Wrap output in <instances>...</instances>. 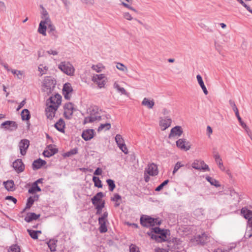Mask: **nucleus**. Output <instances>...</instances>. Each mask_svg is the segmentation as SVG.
I'll return each instance as SVG.
<instances>
[{"label":"nucleus","mask_w":252,"mask_h":252,"mask_svg":"<svg viewBox=\"0 0 252 252\" xmlns=\"http://www.w3.org/2000/svg\"><path fill=\"white\" fill-rule=\"evenodd\" d=\"M214 157L220 169L221 170H224V167L223 165L222 161L220 155L218 153H216L214 155Z\"/></svg>","instance_id":"nucleus-32"},{"label":"nucleus","mask_w":252,"mask_h":252,"mask_svg":"<svg viewBox=\"0 0 252 252\" xmlns=\"http://www.w3.org/2000/svg\"><path fill=\"white\" fill-rule=\"evenodd\" d=\"M111 200L112 201L115 202V207H118L119 206V205L120 204V202L121 200V197L118 194L115 193L114 194L113 196L111 198Z\"/></svg>","instance_id":"nucleus-40"},{"label":"nucleus","mask_w":252,"mask_h":252,"mask_svg":"<svg viewBox=\"0 0 252 252\" xmlns=\"http://www.w3.org/2000/svg\"><path fill=\"white\" fill-rule=\"evenodd\" d=\"M40 217V215H36L34 213H30L27 214L26 217L25 218V220L27 222H30L33 220H36L38 219Z\"/></svg>","instance_id":"nucleus-29"},{"label":"nucleus","mask_w":252,"mask_h":252,"mask_svg":"<svg viewBox=\"0 0 252 252\" xmlns=\"http://www.w3.org/2000/svg\"><path fill=\"white\" fill-rule=\"evenodd\" d=\"M77 152V150L76 149H73L71 150L70 151L65 154V156L69 157L72 155L76 154Z\"/></svg>","instance_id":"nucleus-59"},{"label":"nucleus","mask_w":252,"mask_h":252,"mask_svg":"<svg viewBox=\"0 0 252 252\" xmlns=\"http://www.w3.org/2000/svg\"><path fill=\"white\" fill-rule=\"evenodd\" d=\"M129 252H140L139 249L135 245H131L129 246Z\"/></svg>","instance_id":"nucleus-52"},{"label":"nucleus","mask_w":252,"mask_h":252,"mask_svg":"<svg viewBox=\"0 0 252 252\" xmlns=\"http://www.w3.org/2000/svg\"><path fill=\"white\" fill-rule=\"evenodd\" d=\"M116 67L118 69L124 72L127 73L128 72L127 67L122 63H117L116 64Z\"/></svg>","instance_id":"nucleus-41"},{"label":"nucleus","mask_w":252,"mask_h":252,"mask_svg":"<svg viewBox=\"0 0 252 252\" xmlns=\"http://www.w3.org/2000/svg\"><path fill=\"white\" fill-rule=\"evenodd\" d=\"M114 88L117 90V91L122 94L127 95V93L126 90L123 88L121 87L118 81H115L113 84Z\"/></svg>","instance_id":"nucleus-30"},{"label":"nucleus","mask_w":252,"mask_h":252,"mask_svg":"<svg viewBox=\"0 0 252 252\" xmlns=\"http://www.w3.org/2000/svg\"><path fill=\"white\" fill-rule=\"evenodd\" d=\"M6 10V6L2 1H0V11H4Z\"/></svg>","instance_id":"nucleus-62"},{"label":"nucleus","mask_w":252,"mask_h":252,"mask_svg":"<svg viewBox=\"0 0 252 252\" xmlns=\"http://www.w3.org/2000/svg\"><path fill=\"white\" fill-rule=\"evenodd\" d=\"M115 141L119 148L126 154L128 153V149L125 144V141L120 134H117Z\"/></svg>","instance_id":"nucleus-11"},{"label":"nucleus","mask_w":252,"mask_h":252,"mask_svg":"<svg viewBox=\"0 0 252 252\" xmlns=\"http://www.w3.org/2000/svg\"><path fill=\"white\" fill-rule=\"evenodd\" d=\"M63 108L64 117L67 119H70L74 110L73 104L70 102L66 103Z\"/></svg>","instance_id":"nucleus-13"},{"label":"nucleus","mask_w":252,"mask_h":252,"mask_svg":"<svg viewBox=\"0 0 252 252\" xmlns=\"http://www.w3.org/2000/svg\"><path fill=\"white\" fill-rule=\"evenodd\" d=\"M155 252H169L168 250L160 248H156L154 250Z\"/></svg>","instance_id":"nucleus-58"},{"label":"nucleus","mask_w":252,"mask_h":252,"mask_svg":"<svg viewBox=\"0 0 252 252\" xmlns=\"http://www.w3.org/2000/svg\"><path fill=\"white\" fill-rule=\"evenodd\" d=\"M11 72L19 79H21L25 76V72L22 70L12 69Z\"/></svg>","instance_id":"nucleus-35"},{"label":"nucleus","mask_w":252,"mask_h":252,"mask_svg":"<svg viewBox=\"0 0 252 252\" xmlns=\"http://www.w3.org/2000/svg\"><path fill=\"white\" fill-rule=\"evenodd\" d=\"M107 221L104 220L102 219H98V223L99 224V230L101 233H105L107 231V228L106 223Z\"/></svg>","instance_id":"nucleus-27"},{"label":"nucleus","mask_w":252,"mask_h":252,"mask_svg":"<svg viewBox=\"0 0 252 252\" xmlns=\"http://www.w3.org/2000/svg\"><path fill=\"white\" fill-rule=\"evenodd\" d=\"M206 179L212 185H214L216 187H220V185L219 182L217 181L216 179L212 178V177L207 176L206 178Z\"/></svg>","instance_id":"nucleus-44"},{"label":"nucleus","mask_w":252,"mask_h":252,"mask_svg":"<svg viewBox=\"0 0 252 252\" xmlns=\"http://www.w3.org/2000/svg\"><path fill=\"white\" fill-rule=\"evenodd\" d=\"M55 127L60 131L63 132L65 128V123L63 120L60 119L58 122L55 124Z\"/></svg>","instance_id":"nucleus-28"},{"label":"nucleus","mask_w":252,"mask_h":252,"mask_svg":"<svg viewBox=\"0 0 252 252\" xmlns=\"http://www.w3.org/2000/svg\"><path fill=\"white\" fill-rule=\"evenodd\" d=\"M183 133V129L180 126H176L173 127L170 131L169 135V138L179 137L182 135Z\"/></svg>","instance_id":"nucleus-17"},{"label":"nucleus","mask_w":252,"mask_h":252,"mask_svg":"<svg viewBox=\"0 0 252 252\" xmlns=\"http://www.w3.org/2000/svg\"><path fill=\"white\" fill-rule=\"evenodd\" d=\"M167 232L166 230L160 229L158 227L152 229L150 233H148L152 239L157 241H165L166 239Z\"/></svg>","instance_id":"nucleus-2"},{"label":"nucleus","mask_w":252,"mask_h":252,"mask_svg":"<svg viewBox=\"0 0 252 252\" xmlns=\"http://www.w3.org/2000/svg\"><path fill=\"white\" fill-rule=\"evenodd\" d=\"M102 173V170L100 168H97L94 172L95 175H100Z\"/></svg>","instance_id":"nucleus-64"},{"label":"nucleus","mask_w":252,"mask_h":252,"mask_svg":"<svg viewBox=\"0 0 252 252\" xmlns=\"http://www.w3.org/2000/svg\"><path fill=\"white\" fill-rule=\"evenodd\" d=\"M241 215L247 220L248 221L252 219V211L248 210L246 208H243L241 210Z\"/></svg>","instance_id":"nucleus-26"},{"label":"nucleus","mask_w":252,"mask_h":252,"mask_svg":"<svg viewBox=\"0 0 252 252\" xmlns=\"http://www.w3.org/2000/svg\"><path fill=\"white\" fill-rule=\"evenodd\" d=\"M93 181L95 187L98 188H102V185L101 184V181L98 177L94 176L93 178Z\"/></svg>","instance_id":"nucleus-45"},{"label":"nucleus","mask_w":252,"mask_h":252,"mask_svg":"<svg viewBox=\"0 0 252 252\" xmlns=\"http://www.w3.org/2000/svg\"><path fill=\"white\" fill-rule=\"evenodd\" d=\"M21 117L23 121L29 120L31 117L30 111L27 109H24L21 112Z\"/></svg>","instance_id":"nucleus-38"},{"label":"nucleus","mask_w":252,"mask_h":252,"mask_svg":"<svg viewBox=\"0 0 252 252\" xmlns=\"http://www.w3.org/2000/svg\"><path fill=\"white\" fill-rule=\"evenodd\" d=\"M40 188L37 186L36 183H34L32 188L29 189V192L31 193H34L36 192L40 191Z\"/></svg>","instance_id":"nucleus-43"},{"label":"nucleus","mask_w":252,"mask_h":252,"mask_svg":"<svg viewBox=\"0 0 252 252\" xmlns=\"http://www.w3.org/2000/svg\"><path fill=\"white\" fill-rule=\"evenodd\" d=\"M122 4L125 7H126V8H128V9H130V10H132V11H133L134 12H136V10L134 8H133V7L130 6L129 4L125 3L124 2H122Z\"/></svg>","instance_id":"nucleus-57"},{"label":"nucleus","mask_w":252,"mask_h":252,"mask_svg":"<svg viewBox=\"0 0 252 252\" xmlns=\"http://www.w3.org/2000/svg\"><path fill=\"white\" fill-rule=\"evenodd\" d=\"M103 112L97 106H92L89 109V116L85 118L83 124L93 123L95 121H99L101 119V115Z\"/></svg>","instance_id":"nucleus-1"},{"label":"nucleus","mask_w":252,"mask_h":252,"mask_svg":"<svg viewBox=\"0 0 252 252\" xmlns=\"http://www.w3.org/2000/svg\"><path fill=\"white\" fill-rule=\"evenodd\" d=\"M236 246V245L234 243L230 244V246L228 247V248L226 249H225L226 252H229L231 250H232L233 249H234Z\"/></svg>","instance_id":"nucleus-63"},{"label":"nucleus","mask_w":252,"mask_h":252,"mask_svg":"<svg viewBox=\"0 0 252 252\" xmlns=\"http://www.w3.org/2000/svg\"><path fill=\"white\" fill-rule=\"evenodd\" d=\"M172 120L168 117H161L159 118V125L162 130H165L171 125Z\"/></svg>","instance_id":"nucleus-12"},{"label":"nucleus","mask_w":252,"mask_h":252,"mask_svg":"<svg viewBox=\"0 0 252 252\" xmlns=\"http://www.w3.org/2000/svg\"><path fill=\"white\" fill-rule=\"evenodd\" d=\"M46 164V161L41 159H38L34 161L32 163L33 168L36 169L40 168L42 166Z\"/></svg>","instance_id":"nucleus-37"},{"label":"nucleus","mask_w":252,"mask_h":252,"mask_svg":"<svg viewBox=\"0 0 252 252\" xmlns=\"http://www.w3.org/2000/svg\"><path fill=\"white\" fill-rule=\"evenodd\" d=\"M92 69L96 72H102L105 69V66L101 63H98L96 64H94L91 67Z\"/></svg>","instance_id":"nucleus-33"},{"label":"nucleus","mask_w":252,"mask_h":252,"mask_svg":"<svg viewBox=\"0 0 252 252\" xmlns=\"http://www.w3.org/2000/svg\"><path fill=\"white\" fill-rule=\"evenodd\" d=\"M94 130L92 129H88L83 131L82 137L85 141H88L92 139L94 137Z\"/></svg>","instance_id":"nucleus-23"},{"label":"nucleus","mask_w":252,"mask_h":252,"mask_svg":"<svg viewBox=\"0 0 252 252\" xmlns=\"http://www.w3.org/2000/svg\"><path fill=\"white\" fill-rule=\"evenodd\" d=\"M141 224L145 227L159 225L160 222L157 219H154L147 216H143L140 219Z\"/></svg>","instance_id":"nucleus-6"},{"label":"nucleus","mask_w":252,"mask_h":252,"mask_svg":"<svg viewBox=\"0 0 252 252\" xmlns=\"http://www.w3.org/2000/svg\"><path fill=\"white\" fill-rule=\"evenodd\" d=\"M196 79L197 80L198 84H199L201 88H202L204 94L207 95L208 94V92L204 84V82L203 81L202 77L200 75H197L196 76Z\"/></svg>","instance_id":"nucleus-31"},{"label":"nucleus","mask_w":252,"mask_h":252,"mask_svg":"<svg viewBox=\"0 0 252 252\" xmlns=\"http://www.w3.org/2000/svg\"><path fill=\"white\" fill-rule=\"evenodd\" d=\"M210 238L207 235L203 234L201 235H198L191 240V242L193 245L205 244L210 241Z\"/></svg>","instance_id":"nucleus-9"},{"label":"nucleus","mask_w":252,"mask_h":252,"mask_svg":"<svg viewBox=\"0 0 252 252\" xmlns=\"http://www.w3.org/2000/svg\"><path fill=\"white\" fill-rule=\"evenodd\" d=\"M184 165L182 163L181 161H178L175 165L173 171V174H175V173L177 172V171L182 167H183Z\"/></svg>","instance_id":"nucleus-49"},{"label":"nucleus","mask_w":252,"mask_h":252,"mask_svg":"<svg viewBox=\"0 0 252 252\" xmlns=\"http://www.w3.org/2000/svg\"><path fill=\"white\" fill-rule=\"evenodd\" d=\"M1 126L7 129H9L10 130L16 129L17 128V125L16 122L11 121L4 122L1 124Z\"/></svg>","instance_id":"nucleus-25"},{"label":"nucleus","mask_w":252,"mask_h":252,"mask_svg":"<svg viewBox=\"0 0 252 252\" xmlns=\"http://www.w3.org/2000/svg\"><path fill=\"white\" fill-rule=\"evenodd\" d=\"M192 168L197 170H209L208 166L203 161L195 160L191 164Z\"/></svg>","instance_id":"nucleus-16"},{"label":"nucleus","mask_w":252,"mask_h":252,"mask_svg":"<svg viewBox=\"0 0 252 252\" xmlns=\"http://www.w3.org/2000/svg\"><path fill=\"white\" fill-rule=\"evenodd\" d=\"M58 150L54 145H49L43 152L45 157H50L57 153Z\"/></svg>","instance_id":"nucleus-21"},{"label":"nucleus","mask_w":252,"mask_h":252,"mask_svg":"<svg viewBox=\"0 0 252 252\" xmlns=\"http://www.w3.org/2000/svg\"><path fill=\"white\" fill-rule=\"evenodd\" d=\"M3 184L5 189L8 191H13L14 190V183L12 180L4 182Z\"/></svg>","instance_id":"nucleus-34"},{"label":"nucleus","mask_w":252,"mask_h":252,"mask_svg":"<svg viewBox=\"0 0 252 252\" xmlns=\"http://www.w3.org/2000/svg\"><path fill=\"white\" fill-rule=\"evenodd\" d=\"M141 104L148 109H151L155 105V101L153 98L145 97L143 99Z\"/></svg>","instance_id":"nucleus-24"},{"label":"nucleus","mask_w":252,"mask_h":252,"mask_svg":"<svg viewBox=\"0 0 252 252\" xmlns=\"http://www.w3.org/2000/svg\"><path fill=\"white\" fill-rule=\"evenodd\" d=\"M245 236L246 238H250L252 237V228L250 230H247Z\"/></svg>","instance_id":"nucleus-56"},{"label":"nucleus","mask_w":252,"mask_h":252,"mask_svg":"<svg viewBox=\"0 0 252 252\" xmlns=\"http://www.w3.org/2000/svg\"><path fill=\"white\" fill-rule=\"evenodd\" d=\"M13 167L15 171L20 173L23 172L25 169V166L21 159H17L13 163Z\"/></svg>","instance_id":"nucleus-22"},{"label":"nucleus","mask_w":252,"mask_h":252,"mask_svg":"<svg viewBox=\"0 0 252 252\" xmlns=\"http://www.w3.org/2000/svg\"><path fill=\"white\" fill-rule=\"evenodd\" d=\"M111 128V124L110 123H106L101 124L97 129L98 131H101L103 130H107Z\"/></svg>","instance_id":"nucleus-42"},{"label":"nucleus","mask_w":252,"mask_h":252,"mask_svg":"<svg viewBox=\"0 0 252 252\" xmlns=\"http://www.w3.org/2000/svg\"><path fill=\"white\" fill-rule=\"evenodd\" d=\"M57 242V240L51 239L47 243L48 247L51 252H55L56 251Z\"/></svg>","instance_id":"nucleus-36"},{"label":"nucleus","mask_w":252,"mask_h":252,"mask_svg":"<svg viewBox=\"0 0 252 252\" xmlns=\"http://www.w3.org/2000/svg\"><path fill=\"white\" fill-rule=\"evenodd\" d=\"M106 183L109 186V190L113 191L116 187L114 181L111 179H108L106 180Z\"/></svg>","instance_id":"nucleus-46"},{"label":"nucleus","mask_w":252,"mask_h":252,"mask_svg":"<svg viewBox=\"0 0 252 252\" xmlns=\"http://www.w3.org/2000/svg\"><path fill=\"white\" fill-rule=\"evenodd\" d=\"M232 103L235 106L234 112H235L236 115L239 122H241L242 119H241L240 116H239L238 110L234 102H232Z\"/></svg>","instance_id":"nucleus-53"},{"label":"nucleus","mask_w":252,"mask_h":252,"mask_svg":"<svg viewBox=\"0 0 252 252\" xmlns=\"http://www.w3.org/2000/svg\"><path fill=\"white\" fill-rule=\"evenodd\" d=\"M96 208L97 209L96 214H100L101 213V211L102 208L104 207V205H102L101 206L100 205L95 206Z\"/></svg>","instance_id":"nucleus-61"},{"label":"nucleus","mask_w":252,"mask_h":252,"mask_svg":"<svg viewBox=\"0 0 252 252\" xmlns=\"http://www.w3.org/2000/svg\"><path fill=\"white\" fill-rule=\"evenodd\" d=\"M28 232H29L30 236L33 239H37L38 238V235L41 234V231L40 230L35 231L28 229Z\"/></svg>","instance_id":"nucleus-39"},{"label":"nucleus","mask_w":252,"mask_h":252,"mask_svg":"<svg viewBox=\"0 0 252 252\" xmlns=\"http://www.w3.org/2000/svg\"><path fill=\"white\" fill-rule=\"evenodd\" d=\"M177 147L182 150L187 151L190 148V143L186 139L180 138L176 142Z\"/></svg>","instance_id":"nucleus-10"},{"label":"nucleus","mask_w":252,"mask_h":252,"mask_svg":"<svg viewBox=\"0 0 252 252\" xmlns=\"http://www.w3.org/2000/svg\"><path fill=\"white\" fill-rule=\"evenodd\" d=\"M48 70V67L43 64H40L38 66V70L40 72V75L45 74Z\"/></svg>","instance_id":"nucleus-47"},{"label":"nucleus","mask_w":252,"mask_h":252,"mask_svg":"<svg viewBox=\"0 0 252 252\" xmlns=\"http://www.w3.org/2000/svg\"><path fill=\"white\" fill-rule=\"evenodd\" d=\"M103 194L100 192L97 193L92 199V203L94 206L104 205V201L102 199Z\"/></svg>","instance_id":"nucleus-14"},{"label":"nucleus","mask_w":252,"mask_h":252,"mask_svg":"<svg viewBox=\"0 0 252 252\" xmlns=\"http://www.w3.org/2000/svg\"><path fill=\"white\" fill-rule=\"evenodd\" d=\"M145 172L150 176H156L158 173V166L154 163H150L148 165Z\"/></svg>","instance_id":"nucleus-18"},{"label":"nucleus","mask_w":252,"mask_h":252,"mask_svg":"<svg viewBox=\"0 0 252 252\" xmlns=\"http://www.w3.org/2000/svg\"><path fill=\"white\" fill-rule=\"evenodd\" d=\"M72 91L73 89L70 83H66L64 85L63 93L66 99H69L70 98Z\"/></svg>","instance_id":"nucleus-15"},{"label":"nucleus","mask_w":252,"mask_h":252,"mask_svg":"<svg viewBox=\"0 0 252 252\" xmlns=\"http://www.w3.org/2000/svg\"><path fill=\"white\" fill-rule=\"evenodd\" d=\"M47 28L49 29L50 31H54L55 29L50 19H47L46 21H41L40 22L38 32L43 35L45 36L46 35V31Z\"/></svg>","instance_id":"nucleus-3"},{"label":"nucleus","mask_w":252,"mask_h":252,"mask_svg":"<svg viewBox=\"0 0 252 252\" xmlns=\"http://www.w3.org/2000/svg\"><path fill=\"white\" fill-rule=\"evenodd\" d=\"M240 123L242 127L245 129V131L247 133L250 130V128L247 126L246 124L245 123H244L242 121H241V122Z\"/></svg>","instance_id":"nucleus-60"},{"label":"nucleus","mask_w":252,"mask_h":252,"mask_svg":"<svg viewBox=\"0 0 252 252\" xmlns=\"http://www.w3.org/2000/svg\"><path fill=\"white\" fill-rule=\"evenodd\" d=\"M123 15L124 18L128 21H131L133 19L132 15L128 12H124Z\"/></svg>","instance_id":"nucleus-50"},{"label":"nucleus","mask_w":252,"mask_h":252,"mask_svg":"<svg viewBox=\"0 0 252 252\" xmlns=\"http://www.w3.org/2000/svg\"><path fill=\"white\" fill-rule=\"evenodd\" d=\"M169 182V181L168 180H166L164 181L162 183H161L159 186H158L156 189L155 190L157 191H159L160 190L162 189L164 186L166 185Z\"/></svg>","instance_id":"nucleus-51"},{"label":"nucleus","mask_w":252,"mask_h":252,"mask_svg":"<svg viewBox=\"0 0 252 252\" xmlns=\"http://www.w3.org/2000/svg\"><path fill=\"white\" fill-rule=\"evenodd\" d=\"M62 97L59 94L51 96L46 101V105H52L58 109L62 103Z\"/></svg>","instance_id":"nucleus-8"},{"label":"nucleus","mask_w":252,"mask_h":252,"mask_svg":"<svg viewBox=\"0 0 252 252\" xmlns=\"http://www.w3.org/2000/svg\"><path fill=\"white\" fill-rule=\"evenodd\" d=\"M30 141L27 139H23L19 143V149L20 153L22 155L24 156L27 153V150L29 147Z\"/></svg>","instance_id":"nucleus-19"},{"label":"nucleus","mask_w":252,"mask_h":252,"mask_svg":"<svg viewBox=\"0 0 252 252\" xmlns=\"http://www.w3.org/2000/svg\"><path fill=\"white\" fill-rule=\"evenodd\" d=\"M57 110L58 108L52 106V105H46L45 111L47 118L52 119L54 117Z\"/></svg>","instance_id":"nucleus-20"},{"label":"nucleus","mask_w":252,"mask_h":252,"mask_svg":"<svg viewBox=\"0 0 252 252\" xmlns=\"http://www.w3.org/2000/svg\"><path fill=\"white\" fill-rule=\"evenodd\" d=\"M58 68L67 75L72 76L74 74L75 68L69 62H61L59 64Z\"/></svg>","instance_id":"nucleus-4"},{"label":"nucleus","mask_w":252,"mask_h":252,"mask_svg":"<svg viewBox=\"0 0 252 252\" xmlns=\"http://www.w3.org/2000/svg\"><path fill=\"white\" fill-rule=\"evenodd\" d=\"M92 79L99 88L104 87L107 82V78L104 74H94Z\"/></svg>","instance_id":"nucleus-7"},{"label":"nucleus","mask_w":252,"mask_h":252,"mask_svg":"<svg viewBox=\"0 0 252 252\" xmlns=\"http://www.w3.org/2000/svg\"><path fill=\"white\" fill-rule=\"evenodd\" d=\"M55 85V80L51 77H45L43 81L42 89L44 92H50Z\"/></svg>","instance_id":"nucleus-5"},{"label":"nucleus","mask_w":252,"mask_h":252,"mask_svg":"<svg viewBox=\"0 0 252 252\" xmlns=\"http://www.w3.org/2000/svg\"><path fill=\"white\" fill-rule=\"evenodd\" d=\"M41 18L43 19L42 21H46V19H49L47 12L44 10L42 13Z\"/></svg>","instance_id":"nucleus-55"},{"label":"nucleus","mask_w":252,"mask_h":252,"mask_svg":"<svg viewBox=\"0 0 252 252\" xmlns=\"http://www.w3.org/2000/svg\"><path fill=\"white\" fill-rule=\"evenodd\" d=\"M33 202L34 200L32 197L29 198L26 205V208H30L33 204Z\"/></svg>","instance_id":"nucleus-54"},{"label":"nucleus","mask_w":252,"mask_h":252,"mask_svg":"<svg viewBox=\"0 0 252 252\" xmlns=\"http://www.w3.org/2000/svg\"><path fill=\"white\" fill-rule=\"evenodd\" d=\"M20 248L17 245H13L10 247L8 252H20Z\"/></svg>","instance_id":"nucleus-48"}]
</instances>
